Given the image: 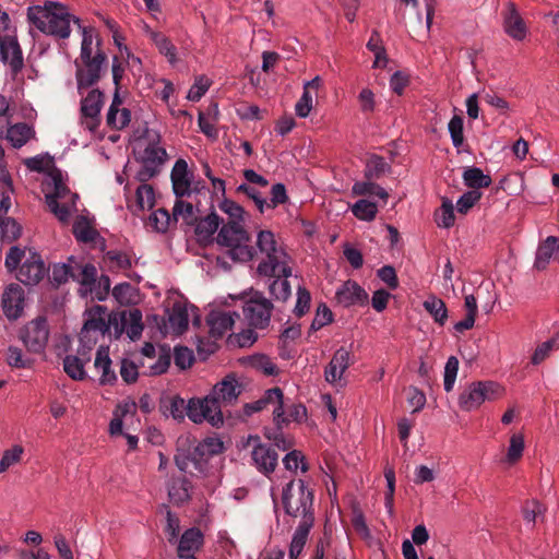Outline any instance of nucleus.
Instances as JSON below:
<instances>
[{"label": "nucleus", "instance_id": "obj_1", "mask_svg": "<svg viewBox=\"0 0 559 559\" xmlns=\"http://www.w3.org/2000/svg\"><path fill=\"white\" fill-rule=\"evenodd\" d=\"M239 394L240 389L236 379L226 377L204 399L190 400L188 417L195 424L205 420L212 426L218 427L224 421L221 403L231 404Z\"/></svg>", "mask_w": 559, "mask_h": 559}, {"label": "nucleus", "instance_id": "obj_2", "mask_svg": "<svg viewBox=\"0 0 559 559\" xmlns=\"http://www.w3.org/2000/svg\"><path fill=\"white\" fill-rule=\"evenodd\" d=\"M27 19L41 33L61 39L70 36L71 22L81 27L80 20L74 17L66 5L52 1L46 2L44 7H29Z\"/></svg>", "mask_w": 559, "mask_h": 559}, {"label": "nucleus", "instance_id": "obj_3", "mask_svg": "<svg viewBox=\"0 0 559 559\" xmlns=\"http://www.w3.org/2000/svg\"><path fill=\"white\" fill-rule=\"evenodd\" d=\"M4 265L10 272L19 269L16 278L24 285H37L47 274V267L40 254L28 250L26 257L25 250L16 246L8 251Z\"/></svg>", "mask_w": 559, "mask_h": 559}, {"label": "nucleus", "instance_id": "obj_4", "mask_svg": "<svg viewBox=\"0 0 559 559\" xmlns=\"http://www.w3.org/2000/svg\"><path fill=\"white\" fill-rule=\"evenodd\" d=\"M313 500V490L307 488L302 479H293L283 487L282 506L289 516L314 524Z\"/></svg>", "mask_w": 559, "mask_h": 559}, {"label": "nucleus", "instance_id": "obj_5", "mask_svg": "<svg viewBox=\"0 0 559 559\" xmlns=\"http://www.w3.org/2000/svg\"><path fill=\"white\" fill-rule=\"evenodd\" d=\"M257 246L265 254L266 260L258 265V272L264 276H275L282 274L289 277L292 269L286 263V253L277 246L275 236L271 230H261L258 234Z\"/></svg>", "mask_w": 559, "mask_h": 559}, {"label": "nucleus", "instance_id": "obj_6", "mask_svg": "<svg viewBox=\"0 0 559 559\" xmlns=\"http://www.w3.org/2000/svg\"><path fill=\"white\" fill-rule=\"evenodd\" d=\"M500 394L501 386L496 382H473L461 393L459 404L462 409L472 411L479 407L485 401L497 399Z\"/></svg>", "mask_w": 559, "mask_h": 559}, {"label": "nucleus", "instance_id": "obj_7", "mask_svg": "<svg viewBox=\"0 0 559 559\" xmlns=\"http://www.w3.org/2000/svg\"><path fill=\"white\" fill-rule=\"evenodd\" d=\"M247 447H252L251 459L255 468L269 477L278 464V453L273 444L262 443L259 436H249Z\"/></svg>", "mask_w": 559, "mask_h": 559}, {"label": "nucleus", "instance_id": "obj_8", "mask_svg": "<svg viewBox=\"0 0 559 559\" xmlns=\"http://www.w3.org/2000/svg\"><path fill=\"white\" fill-rule=\"evenodd\" d=\"M167 152L165 148H154L146 146L144 150L135 152V160L141 164L135 175L139 182H147L160 173V167L166 162Z\"/></svg>", "mask_w": 559, "mask_h": 559}, {"label": "nucleus", "instance_id": "obj_9", "mask_svg": "<svg viewBox=\"0 0 559 559\" xmlns=\"http://www.w3.org/2000/svg\"><path fill=\"white\" fill-rule=\"evenodd\" d=\"M272 310L273 304L260 292L253 293L243 306V314L249 325L261 330L269 326Z\"/></svg>", "mask_w": 559, "mask_h": 559}, {"label": "nucleus", "instance_id": "obj_10", "mask_svg": "<svg viewBox=\"0 0 559 559\" xmlns=\"http://www.w3.org/2000/svg\"><path fill=\"white\" fill-rule=\"evenodd\" d=\"M110 324L114 326L116 338L126 332L132 341H135L143 332L142 312L140 309L133 308L128 311L111 313Z\"/></svg>", "mask_w": 559, "mask_h": 559}, {"label": "nucleus", "instance_id": "obj_11", "mask_svg": "<svg viewBox=\"0 0 559 559\" xmlns=\"http://www.w3.org/2000/svg\"><path fill=\"white\" fill-rule=\"evenodd\" d=\"M48 337V324L44 317L29 321L20 332L21 341L29 352L35 354H39L45 349Z\"/></svg>", "mask_w": 559, "mask_h": 559}, {"label": "nucleus", "instance_id": "obj_12", "mask_svg": "<svg viewBox=\"0 0 559 559\" xmlns=\"http://www.w3.org/2000/svg\"><path fill=\"white\" fill-rule=\"evenodd\" d=\"M176 466L183 473H192L193 471L203 473L206 468L207 460L204 455V445L197 443L185 447L180 444L175 454Z\"/></svg>", "mask_w": 559, "mask_h": 559}, {"label": "nucleus", "instance_id": "obj_13", "mask_svg": "<svg viewBox=\"0 0 559 559\" xmlns=\"http://www.w3.org/2000/svg\"><path fill=\"white\" fill-rule=\"evenodd\" d=\"M106 60L107 57L105 52L98 49L93 58H88L81 61L83 67L79 63L78 60L75 61V76L79 90L91 87L99 81L102 67L106 62Z\"/></svg>", "mask_w": 559, "mask_h": 559}, {"label": "nucleus", "instance_id": "obj_14", "mask_svg": "<svg viewBox=\"0 0 559 559\" xmlns=\"http://www.w3.org/2000/svg\"><path fill=\"white\" fill-rule=\"evenodd\" d=\"M0 59L3 63L9 64L12 78L16 79L24 67V59L15 36H0Z\"/></svg>", "mask_w": 559, "mask_h": 559}, {"label": "nucleus", "instance_id": "obj_15", "mask_svg": "<svg viewBox=\"0 0 559 559\" xmlns=\"http://www.w3.org/2000/svg\"><path fill=\"white\" fill-rule=\"evenodd\" d=\"M103 93L99 90H92L81 103V114L84 118L83 124L91 132H95L100 123V109L103 106Z\"/></svg>", "mask_w": 559, "mask_h": 559}, {"label": "nucleus", "instance_id": "obj_16", "mask_svg": "<svg viewBox=\"0 0 559 559\" xmlns=\"http://www.w3.org/2000/svg\"><path fill=\"white\" fill-rule=\"evenodd\" d=\"M68 267L71 271L69 278L81 285V295L85 296L88 292H92V286L96 283V267L91 263L82 264L72 257L68 260Z\"/></svg>", "mask_w": 559, "mask_h": 559}, {"label": "nucleus", "instance_id": "obj_17", "mask_svg": "<svg viewBox=\"0 0 559 559\" xmlns=\"http://www.w3.org/2000/svg\"><path fill=\"white\" fill-rule=\"evenodd\" d=\"M24 290L15 283L10 284L2 295V309L9 320H16L23 312Z\"/></svg>", "mask_w": 559, "mask_h": 559}, {"label": "nucleus", "instance_id": "obj_18", "mask_svg": "<svg viewBox=\"0 0 559 559\" xmlns=\"http://www.w3.org/2000/svg\"><path fill=\"white\" fill-rule=\"evenodd\" d=\"M337 302L344 307L364 306L368 301V294L355 281H346L335 294Z\"/></svg>", "mask_w": 559, "mask_h": 559}, {"label": "nucleus", "instance_id": "obj_19", "mask_svg": "<svg viewBox=\"0 0 559 559\" xmlns=\"http://www.w3.org/2000/svg\"><path fill=\"white\" fill-rule=\"evenodd\" d=\"M353 364V356L350 350L345 347L338 348L330 364L326 366L324 371L325 380L329 383H334L337 380H341L343 373L347 370V368Z\"/></svg>", "mask_w": 559, "mask_h": 559}, {"label": "nucleus", "instance_id": "obj_20", "mask_svg": "<svg viewBox=\"0 0 559 559\" xmlns=\"http://www.w3.org/2000/svg\"><path fill=\"white\" fill-rule=\"evenodd\" d=\"M106 307L99 305L91 307L86 311L87 319L84 322L83 329H86V331L91 330L100 335H105L106 333L111 334L114 326L110 324V314L108 316V320H106Z\"/></svg>", "mask_w": 559, "mask_h": 559}, {"label": "nucleus", "instance_id": "obj_21", "mask_svg": "<svg viewBox=\"0 0 559 559\" xmlns=\"http://www.w3.org/2000/svg\"><path fill=\"white\" fill-rule=\"evenodd\" d=\"M506 33L515 40H522L527 33L526 24L513 3H508L503 14Z\"/></svg>", "mask_w": 559, "mask_h": 559}, {"label": "nucleus", "instance_id": "obj_22", "mask_svg": "<svg viewBox=\"0 0 559 559\" xmlns=\"http://www.w3.org/2000/svg\"><path fill=\"white\" fill-rule=\"evenodd\" d=\"M249 234L237 221H230L218 231L216 241L221 246L231 247L240 242H249Z\"/></svg>", "mask_w": 559, "mask_h": 559}, {"label": "nucleus", "instance_id": "obj_23", "mask_svg": "<svg viewBox=\"0 0 559 559\" xmlns=\"http://www.w3.org/2000/svg\"><path fill=\"white\" fill-rule=\"evenodd\" d=\"M170 179L173 190L177 198L190 195L191 180L188 176V164L185 159L179 158L171 170Z\"/></svg>", "mask_w": 559, "mask_h": 559}, {"label": "nucleus", "instance_id": "obj_24", "mask_svg": "<svg viewBox=\"0 0 559 559\" xmlns=\"http://www.w3.org/2000/svg\"><path fill=\"white\" fill-rule=\"evenodd\" d=\"M559 237L548 236L545 240L539 242L534 261V267L538 271H544L549 265L551 259L558 255Z\"/></svg>", "mask_w": 559, "mask_h": 559}, {"label": "nucleus", "instance_id": "obj_25", "mask_svg": "<svg viewBox=\"0 0 559 559\" xmlns=\"http://www.w3.org/2000/svg\"><path fill=\"white\" fill-rule=\"evenodd\" d=\"M235 317L239 318L236 312H211L206 319L211 336L217 340L231 330Z\"/></svg>", "mask_w": 559, "mask_h": 559}, {"label": "nucleus", "instance_id": "obj_26", "mask_svg": "<svg viewBox=\"0 0 559 559\" xmlns=\"http://www.w3.org/2000/svg\"><path fill=\"white\" fill-rule=\"evenodd\" d=\"M221 224L219 216L212 212L206 217L200 218L194 222V234L199 242H209Z\"/></svg>", "mask_w": 559, "mask_h": 559}, {"label": "nucleus", "instance_id": "obj_27", "mask_svg": "<svg viewBox=\"0 0 559 559\" xmlns=\"http://www.w3.org/2000/svg\"><path fill=\"white\" fill-rule=\"evenodd\" d=\"M313 524L307 521H300L296 527L293 538L289 545V559H297L304 550V547L308 540L309 533Z\"/></svg>", "mask_w": 559, "mask_h": 559}, {"label": "nucleus", "instance_id": "obj_28", "mask_svg": "<svg viewBox=\"0 0 559 559\" xmlns=\"http://www.w3.org/2000/svg\"><path fill=\"white\" fill-rule=\"evenodd\" d=\"M322 82L319 76H316L311 81H308L304 85V93L299 100L296 103L295 110L296 115L300 118H306L312 108V91H317L321 86Z\"/></svg>", "mask_w": 559, "mask_h": 559}, {"label": "nucleus", "instance_id": "obj_29", "mask_svg": "<svg viewBox=\"0 0 559 559\" xmlns=\"http://www.w3.org/2000/svg\"><path fill=\"white\" fill-rule=\"evenodd\" d=\"M95 368L102 371L100 383L112 384L117 380V376L111 370V359L109 358L108 348L99 347L96 353Z\"/></svg>", "mask_w": 559, "mask_h": 559}, {"label": "nucleus", "instance_id": "obj_30", "mask_svg": "<svg viewBox=\"0 0 559 559\" xmlns=\"http://www.w3.org/2000/svg\"><path fill=\"white\" fill-rule=\"evenodd\" d=\"M261 399L266 405L276 404V407L273 411V416L277 426L288 423V419L284 416L285 409L283 403V391L280 388L275 386L266 390Z\"/></svg>", "mask_w": 559, "mask_h": 559}, {"label": "nucleus", "instance_id": "obj_31", "mask_svg": "<svg viewBox=\"0 0 559 559\" xmlns=\"http://www.w3.org/2000/svg\"><path fill=\"white\" fill-rule=\"evenodd\" d=\"M35 134L32 127L25 122H20L11 126L7 130V140L11 142L12 146L20 148Z\"/></svg>", "mask_w": 559, "mask_h": 559}, {"label": "nucleus", "instance_id": "obj_32", "mask_svg": "<svg viewBox=\"0 0 559 559\" xmlns=\"http://www.w3.org/2000/svg\"><path fill=\"white\" fill-rule=\"evenodd\" d=\"M203 544V534L199 528H189L187 530L180 540L177 548L178 555L189 554L198 550Z\"/></svg>", "mask_w": 559, "mask_h": 559}, {"label": "nucleus", "instance_id": "obj_33", "mask_svg": "<svg viewBox=\"0 0 559 559\" xmlns=\"http://www.w3.org/2000/svg\"><path fill=\"white\" fill-rule=\"evenodd\" d=\"M390 170V164H388L382 156L372 154L366 162L365 178L368 180H377Z\"/></svg>", "mask_w": 559, "mask_h": 559}, {"label": "nucleus", "instance_id": "obj_34", "mask_svg": "<svg viewBox=\"0 0 559 559\" xmlns=\"http://www.w3.org/2000/svg\"><path fill=\"white\" fill-rule=\"evenodd\" d=\"M168 322L171 330L181 334L188 329L189 316L187 308L179 302H176L171 310L168 311Z\"/></svg>", "mask_w": 559, "mask_h": 559}, {"label": "nucleus", "instance_id": "obj_35", "mask_svg": "<svg viewBox=\"0 0 559 559\" xmlns=\"http://www.w3.org/2000/svg\"><path fill=\"white\" fill-rule=\"evenodd\" d=\"M463 180L465 186L476 191L481 188H488L492 182L490 176L485 175L477 167H467L463 173Z\"/></svg>", "mask_w": 559, "mask_h": 559}, {"label": "nucleus", "instance_id": "obj_36", "mask_svg": "<svg viewBox=\"0 0 559 559\" xmlns=\"http://www.w3.org/2000/svg\"><path fill=\"white\" fill-rule=\"evenodd\" d=\"M425 310L433 318L435 322L443 325L448 319V309L444 301L436 296H429L423 304Z\"/></svg>", "mask_w": 559, "mask_h": 559}, {"label": "nucleus", "instance_id": "obj_37", "mask_svg": "<svg viewBox=\"0 0 559 559\" xmlns=\"http://www.w3.org/2000/svg\"><path fill=\"white\" fill-rule=\"evenodd\" d=\"M190 488L191 484L186 477L173 478L168 487L170 500L175 503L187 501Z\"/></svg>", "mask_w": 559, "mask_h": 559}, {"label": "nucleus", "instance_id": "obj_38", "mask_svg": "<svg viewBox=\"0 0 559 559\" xmlns=\"http://www.w3.org/2000/svg\"><path fill=\"white\" fill-rule=\"evenodd\" d=\"M72 231L76 240L85 243L94 241L98 235L84 216L75 219Z\"/></svg>", "mask_w": 559, "mask_h": 559}, {"label": "nucleus", "instance_id": "obj_39", "mask_svg": "<svg viewBox=\"0 0 559 559\" xmlns=\"http://www.w3.org/2000/svg\"><path fill=\"white\" fill-rule=\"evenodd\" d=\"M353 193L356 195H376L384 201L389 197L388 192L382 187L373 182V180L368 179H366V181L355 182Z\"/></svg>", "mask_w": 559, "mask_h": 559}, {"label": "nucleus", "instance_id": "obj_40", "mask_svg": "<svg viewBox=\"0 0 559 559\" xmlns=\"http://www.w3.org/2000/svg\"><path fill=\"white\" fill-rule=\"evenodd\" d=\"M352 212L358 219L370 222L374 219L378 207L376 203L361 199L352 206Z\"/></svg>", "mask_w": 559, "mask_h": 559}, {"label": "nucleus", "instance_id": "obj_41", "mask_svg": "<svg viewBox=\"0 0 559 559\" xmlns=\"http://www.w3.org/2000/svg\"><path fill=\"white\" fill-rule=\"evenodd\" d=\"M63 370L73 380L85 378L84 362L74 355H68L63 359Z\"/></svg>", "mask_w": 559, "mask_h": 559}, {"label": "nucleus", "instance_id": "obj_42", "mask_svg": "<svg viewBox=\"0 0 559 559\" xmlns=\"http://www.w3.org/2000/svg\"><path fill=\"white\" fill-rule=\"evenodd\" d=\"M277 277L270 284V293L277 300H287L292 294L290 284L288 282V277L283 276L282 274L275 275Z\"/></svg>", "mask_w": 559, "mask_h": 559}, {"label": "nucleus", "instance_id": "obj_43", "mask_svg": "<svg viewBox=\"0 0 559 559\" xmlns=\"http://www.w3.org/2000/svg\"><path fill=\"white\" fill-rule=\"evenodd\" d=\"M152 40L157 47L158 51L167 57L170 63L176 61V47L165 35L162 33H153Z\"/></svg>", "mask_w": 559, "mask_h": 559}, {"label": "nucleus", "instance_id": "obj_44", "mask_svg": "<svg viewBox=\"0 0 559 559\" xmlns=\"http://www.w3.org/2000/svg\"><path fill=\"white\" fill-rule=\"evenodd\" d=\"M559 348V333H557L555 336H552L550 340L542 343L537 348L535 349L533 356H532V362L534 365L540 364L543 360H545L551 350Z\"/></svg>", "mask_w": 559, "mask_h": 559}, {"label": "nucleus", "instance_id": "obj_45", "mask_svg": "<svg viewBox=\"0 0 559 559\" xmlns=\"http://www.w3.org/2000/svg\"><path fill=\"white\" fill-rule=\"evenodd\" d=\"M464 120L460 115H454L448 124V130L451 135L452 144L454 147L460 148L464 143L463 132Z\"/></svg>", "mask_w": 559, "mask_h": 559}, {"label": "nucleus", "instance_id": "obj_46", "mask_svg": "<svg viewBox=\"0 0 559 559\" xmlns=\"http://www.w3.org/2000/svg\"><path fill=\"white\" fill-rule=\"evenodd\" d=\"M545 508L537 500H527L522 507V514L527 523L535 524L537 519L543 518Z\"/></svg>", "mask_w": 559, "mask_h": 559}, {"label": "nucleus", "instance_id": "obj_47", "mask_svg": "<svg viewBox=\"0 0 559 559\" xmlns=\"http://www.w3.org/2000/svg\"><path fill=\"white\" fill-rule=\"evenodd\" d=\"M524 451V438L522 435H513L510 438V444L507 453V462L509 464L516 463L523 455Z\"/></svg>", "mask_w": 559, "mask_h": 559}, {"label": "nucleus", "instance_id": "obj_48", "mask_svg": "<svg viewBox=\"0 0 559 559\" xmlns=\"http://www.w3.org/2000/svg\"><path fill=\"white\" fill-rule=\"evenodd\" d=\"M367 48L374 53V68H381L386 62L385 49L380 43V38L377 32H373L370 39L367 43Z\"/></svg>", "mask_w": 559, "mask_h": 559}, {"label": "nucleus", "instance_id": "obj_49", "mask_svg": "<svg viewBox=\"0 0 559 559\" xmlns=\"http://www.w3.org/2000/svg\"><path fill=\"white\" fill-rule=\"evenodd\" d=\"M142 185L136 189V202L141 209H152L155 203L154 189L151 185L146 182H141Z\"/></svg>", "mask_w": 559, "mask_h": 559}, {"label": "nucleus", "instance_id": "obj_50", "mask_svg": "<svg viewBox=\"0 0 559 559\" xmlns=\"http://www.w3.org/2000/svg\"><path fill=\"white\" fill-rule=\"evenodd\" d=\"M459 371V359L455 356L448 358L444 367L443 385L447 392L452 391Z\"/></svg>", "mask_w": 559, "mask_h": 559}, {"label": "nucleus", "instance_id": "obj_51", "mask_svg": "<svg viewBox=\"0 0 559 559\" xmlns=\"http://www.w3.org/2000/svg\"><path fill=\"white\" fill-rule=\"evenodd\" d=\"M175 365L181 370L188 369L194 361V355L191 349L186 346H176L174 349Z\"/></svg>", "mask_w": 559, "mask_h": 559}, {"label": "nucleus", "instance_id": "obj_52", "mask_svg": "<svg viewBox=\"0 0 559 559\" xmlns=\"http://www.w3.org/2000/svg\"><path fill=\"white\" fill-rule=\"evenodd\" d=\"M23 452L24 449L19 444L5 450L0 461V474L5 472L13 464L19 463L22 459Z\"/></svg>", "mask_w": 559, "mask_h": 559}, {"label": "nucleus", "instance_id": "obj_53", "mask_svg": "<svg viewBox=\"0 0 559 559\" xmlns=\"http://www.w3.org/2000/svg\"><path fill=\"white\" fill-rule=\"evenodd\" d=\"M189 405L190 401L186 404L185 400L177 395L169 401V406L167 408L174 419L181 421L185 419L186 415L188 416Z\"/></svg>", "mask_w": 559, "mask_h": 559}, {"label": "nucleus", "instance_id": "obj_54", "mask_svg": "<svg viewBox=\"0 0 559 559\" xmlns=\"http://www.w3.org/2000/svg\"><path fill=\"white\" fill-rule=\"evenodd\" d=\"M174 216H181L187 225H193L197 221L194 216L193 205L188 202H183L181 200H177L174 205Z\"/></svg>", "mask_w": 559, "mask_h": 559}, {"label": "nucleus", "instance_id": "obj_55", "mask_svg": "<svg viewBox=\"0 0 559 559\" xmlns=\"http://www.w3.org/2000/svg\"><path fill=\"white\" fill-rule=\"evenodd\" d=\"M170 361H171L170 348L163 346L158 354L157 361L150 367V369H151L150 373L153 376L165 373L170 366Z\"/></svg>", "mask_w": 559, "mask_h": 559}, {"label": "nucleus", "instance_id": "obj_56", "mask_svg": "<svg viewBox=\"0 0 559 559\" xmlns=\"http://www.w3.org/2000/svg\"><path fill=\"white\" fill-rule=\"evenodd\" d=\"M228 255L234 261L247 262L253 258V249L248 242H240L229 247Z\"/></svg>", "mask_w": 559, "mask_h": 559}, {"label": "nucleus", "instance_id": "obj_57", "mask_svg": "<svg viewBox=\"0 0 559 559\" xmlns=\"http://www.w3.org/2000/svg\"><path fill=\"white\" fill-rule=\"evenodd\" d=\"M333 321V313L330 308L322 304L318 307L316 317L311 323L310 330L318 331L324 325L331 323Z\"/></svg>", "mask_w": 559, "mask_h": 559}, {"label": "nucleus", "instance_id": "obj_58", "mask_svg": "<svg viewBox=\"0 0 559 559\" xmlns=\"http://www.w3.org/2000/svg\"><path fill=\"white\" fill-rule=\"evenodd\" d=\"M481 198V192L471 190L465 192L456 202L459 213L465 214L474 206V204Z\"/></svg>", "mask_w": 559, "mask_h": 559}, {"label": "nucleus", "instance_id": "obj_59", "mask_svg": "<svg viewBox=\"0 0 559 559\" xmlns=\"http://www.w3.org/2000/svg\"><path fill=\"white\" fill-rule=\"evenodd\" d=\"M170 216L164 209H159L151 214L148 224L157 231H166L168 229Z\"/></svg>", "mask_w": 559, "mask_h": 559}, {"label": "nucleus", "instance_id": "obj_60", "mask_svg": "<svg viewBox=\"0 0 559 559\" xmlns=\"http://www.w3.org/2000/svg\"><path fill=\"white\" fill-rule=\"evenodd\" d=\"M310 301H311L310 293L304 287H298L297 301H296V306L294 308L295 316L300 318L304 314H306L310 308Z\"/></svg>", "mask_w": 559, "mask_h": 559}, {"label": "nucleus", "instance_id": "obj_61", "mask_svg": "<svg viewBox=\"0 0 559 559\" xmlns=\"http://www.w3.org/2000/svg\"><path fill=\"white\" fill-rule=\"evenodd\" d=\"M46 203L49 210L61 223L69 222L71 215V210L69 205H67L66 203L60 204L59 201L55 200L53 198H47Z\"/></svg>", "mask_w": 559, "mask_h": 559}, {"label": "nucleus", "instance_id": "obj_62", "mask_svg": "<svg viewBox=\"0 0 559 559\" xmlns=\"http://www.w3.org/2000/svg\"><path fill=\"white\" fill-rule=\"evenodd\" d=\"M237 192L246 194L249 199H251L254 202V204L257 205L258 210L261 213L264 212L266 201L255 188L247 183H241L240 186H238Z\"/></svg>", "mask_w": 559, "mask_h": 559}, {"label": "nucleus", "instance_id": "obj_63", "mask_svg": "<svg viewBox=\"0 0 559 559\" xmlns=\"http://www.w3.org/2000/svg\"><path fill=\"white\" fill-rule=\"evenodd\" d=\"M210 87V81L205 76H199L195 79L194 84L191 86L188 93V98L192 102H198L207 92Z\"/></svg>", "mask_w": 559, "mask_h": 559}, {"label": "nucleus", "instance_id": "obj_64", "mask_svg": "<svg viewBox=\"0 0 559 559\" xmlns=\"http://www.w3.org/2000/svg\"><path fill=\"white\" fill-rule=\"evenodd\" d=\"M8 365L13 368H25L27 367V360L24 359L22 349L16 346H10L7 352L5 358Z\"/></svg>", "mask_w": 559, "mask_h": 559}]
</instances>
